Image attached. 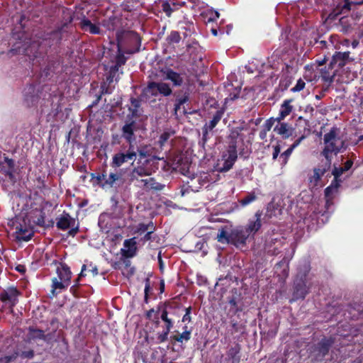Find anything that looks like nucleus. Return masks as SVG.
Returning a JSON list of instances; mask_svg holds the SVG:
<instances>
[{"instance_id": "5701e85b", "label": "nucleus", "mask_w": 363, "mask_h": 363, "mask_svg": "<svg viewBox=\"0 0 363 363\" xmlns=\"http://www.w3.org/2000/svg\"><path fill=\"white\" fill-rule=\"evenodd\" d=\"M150 174V171L143 166L135 167L130 174V180H139L140 177L149 176Z\"/></svg>"}, {"instance_id": "6e6d98bb", "label": "nucleus", "mask_w": 363, "mask_h": 363, "mask_svg": "<svg viewBox=\"0 0 363 363\" xmlns=\"http://www.w3.org/2000/svg\"><path fill=\"white\" fill-rule=\"evenodd\" d=\"M30 335L33 337L43 338L44 337V332L41 330L30 329Z\"/></svg>"}, {"instance_id": "0e129e2a", "label": "nucleus", "mask_w": 363, "mask_h": 363, "mask_svg": "<svg viewBox=\"0 0 363 363\" xmlns=\"http://www.w3.org/2000/svg\"><path fill=\"white\" fill-rule=\"evenodd\" d=\"M153 230L154 229H150V231H148L145 235L144 237H143L140 240L143 241V242H145L146 241H148L150 240H151L152 238V234L153 233Z\"/></svg>"}, {"instance_id": "c9c22d12", "label": "nucleus", "mask_w": 363, "mask_h": 363, "mask_svg": "<svg viewBox=\"0 0 363 363\" xmlns=\"http://www.w3.org/2000/svg\"><path fill=\"white\" fill-rule=\"evenodd\" d=\"M162 320L164 321V325H165L166 330L159 335L158 340L160 342H163L167 340L169 332L170 330V328L172 326L170 319H162Z\"/></svg>"}, {"instance_id": "e2e57ef3", "label": "nucleus", "mask_w": 363, "mask_h": 363, "mask_svg": "<svg viewBox=\"0 0 363 363\" xmlns=\"http://www.w3.org/2000/svg\"><path fill=\"white\" fill-rule=\"evenodd\" d=\"M281 148L279 145L273 146L272 159L276 160L280 153Z\"/></svg>"}, {"instance_id": "aec40b11", "label": "nucleus", "mask_w": 363, "mask_h": 363, "mask_svg": "<svg viewBox=\"0 0 363 363\" xmlns=\"http://www.w3.org/2000/svg\"><path fill=\"white\" fill-rule=\"evenodd\" d=\"M292 99L285 100L281 105L279 116L277 118L278 122L284 120L287 116H289L292 110L293 106L290 104L292 102Z\"/></svg>"}, {"instance_id": "4d7b16f0", "label": "nucleus", "mask_w": 363, "mask_h": 363, "mask_svg": "<svg viewBox=\"0 0 363 363\" xmlns=\"http://www.w3.org/2000/svg\"><path fill=\"white\" fill-rule=\"evenodd\" d=\"M304 112L306 114H308L310 118H311L314 116L315 109L311 105L308 104V105L306 106V107L304 108Z\"/></svg>"}, {"instance_id": "7c9ffc66", "label": "nucleus", "mask_w": 363, "mask_h": 363, "mask_svg": "<svg viewBox=\"0 0 363 363\" xmlns=\"http://www.w3.org/2000/svg\"><path fill=\"white\" fill-rule=\"evenodd\" d=\"M4 164L6 165L7 169H6V167L4 166V172L6 175L9 176V177L11 179L13 178V170H14V164L15 162L13 160L9 159L8 157L4 158Z\"/></svg>"}, {"instance_id": "09e8293b", "label": "nucleus", "mask_w": 363, "mask_h": 363, "mask_svg": "<svg viewBox=\"0 0 363 363\" xmlns=\"http://www.w3.org/2000/svg\"><path fill=\"white\" fill-rule=\"evenodd\" d=\"M180 40L181 37L177 31H172L167 37V40L170 43H178Z\"/></svg>"}, {"instance_id": "2eb2a0df", "label": "nucleus", "mask_w": 363, "mask_h": 363, "mask_svg": "<svg viewBox=\"0 0 363 363\" xmlns=\"http://www.w3.org/2000/svg\"><path fill=\"white\" fill-rule=\"evenodd\" d=\"M121 174L110 172L108 174L106 172L105 181L102 183V188H113L116 187L123 183Z\"/></svg>"}, {"instance_id": "338daca9", "label": "nucleus", "mask_w": 363, "mask_h": 363, "mask_svg": "<svg viewBox=\"0 0 363 363\" xmlns=\"http://www.w3.org/2000/svg\"><path fill=\"white\" fill-rule=\"evenodd\" d=\"M210 130H207L206 129L205 127L203 128V137H202V140L203 142V143H205L208 139V132Z\"/></svg>"}, {"instance_id": "9d476101", "label": "nucleus", "mask_w": 363, "mask_h": 363, "mask_svg": "<svg viewBox=\"0 0 363 363\" xmlns=\"http://www.w3.org/2000/svg\"><path fill=\"white\" fill-rule=\"evenodd\" d=\"M171 310H172V306L160 303L156 308L149 310L147 312V316L148 318L152 315L155 316V318H167V315L171 314Z\"/></svg>"}, {"instance_id": "69168bd1", "label": "nucleus", "mask_w": 363, "mask_h": 363, "mask_svg": "<svg viewBox=\"0 0 363 363\" xmlns=\"http://www.w3.org/2000/svg\"><path fill=\"white\" fill-rule=\"evenodd\" d=\"M14 358H15L14 355L5 356L4 357L0 358V362H3V363H9Z\"/></svg>"}, {"instance_id": "cd10ccee", "label": "nucleus", "mask_w": 363, "mask_h": 363, "mask_svg": "<svg viewBox=\"0 0 363 363\" xmlns=\"http://www.w3.org/2000/svg\"><path fill=\"white\" fill-rule=\"evenodd\" d=\"M179 6H182V4H176L174 1L172 3L164 1L162 4V10L165 13L167 16L170 17L172 13L178 9Z\"/></svg>"}, {"instance_id": "f257e3e1", "label": "nucleus", "mask_w": 363, "mask_h": 363, "mask_svg": "<svg viewBox=\"0 0 363 363\" xmlns=\"http://www.w3.org/2000/svg\"><path fill=\"white\" fill-rule=\"evenodd\" d=\"M310 270V265L307 262H304L298 267V273L294 281L293 296L290 302L303 299L309 293L310 288L312 286L311 278L309 274Z\"/></svg>"}, {"instance_id": "37998d69", "label": "nucleus", "mask_w": 363, "mask_h": 363, "mask_svg": "<svg viewBox=\"0 0 363 363\" xmlns=\"http://www.w3.org/2000/svg\"><path fill=\"white\" fill-rule=\"evenodd\" d=\"M324 174L320 170V169H318L317 167L314 168L313 175L310 178V182H313L316 185L320 181L321 177Z\"/></svg>"}, {"instance_id": "a211bd4d", "label": "nucleus", "mask_w": 363, "mask_h": 363, "mask_svg": "<svg viewBox=\"0 0 363 363\" xmlns=\"http://www.w3.org/2000/svg\"><path fill=\"white\" fill-rule=\"evenodd\" d=\"M15 235L17 240L27 242L31 239L33 233L31 230L20 225L19 226H16Z\"/></svg>"}, {"instance_id": "bb28decb", "label": "nucleus", "mask_w": 363, "mask_h": 363, "mask_svg": "<svg viewBox=\"0 0 363 363\" xmlns=\"http://www.w3.org/2000/svg\"><path fill=\"white\" fill-rule=\"evenodd\" d=\"M243 130L242 127H235L233 128L230 130V134L228 135L229 146L231 145H235V148L238 147V140L241 136V131Z\"/></svg>"}, {"instance_id": "473e14b6", "label": "nucleus", "mask_w": 363, "mask_h": 363, "mask_svg": "<svg viewBox=\"0 0 363 363\" xmlns=\"http://www.w3.org/2000/svg\"><path fill=\"white\" fill-rule=\"evenodd\" d=\"M223 155H226L225 157L226 160H228L230 163L234 164L238 158L237 148H235V145L228 146L227 153L224 154Z\"/></svg>"}, {"instance_id": "dca6fc26", "label": "nucleus", "mask_w": 363, "mask_h": 363, "mask_svg": "<svg viewBox=\"0 0 363 363\" xmlns=\"http://www.w3.org/2000/svg\"><path fill=\"white\" fill-rule=\"evenodd\" d=\"M350 60V52H336L333 56L330 65L331 67L337 65L338 68H341L344 67Z\"/></svg>"}, {"instance_id": "49530a36", "label": "nucleus", "mask_w": 363, "mask_h": 363, "mask_svg": "<svg viewBox=\"0 0 363 363\" xmlns=\"http://www.w3.org/2000/svg\"><path fill=\"white\" fill-rule=\"evenodd\" d=\"M174 134V132L172 130L164 131L161 134L159 138V143L161 146L164 145V144L169 139L171 136Z\"/></svg>"}, {"instance_id": "79ce46f5", "label": "nucleus", "mask_w": 363, "mask_h": 363, "mask_svg": "<svg viewBox=\"0 0 363 363\" xmlns=\"http://www.w3.org/2000/svg\"><path fill=\"white\" fill-rule=\"evenodd\" d=\"M257 199V196L254 192L250 193L247 195H246L244 198H242L240 203L242 206H247L252 203V201H255Z\"/></svg>"}, {"instance_id": "2f4dec72", "label": "nucleus", "mask_w": 363, "mask_h": 363, "mask_svg": "<svg viewBox=\"0 0 363 363\" xmlns=\"http://www.w3.org/2000/svg\"><path fill=\"white\" fill-rule=\"evenodd\" d=\"M340 183L336 180H333L330 185L325 189V196L326 198H332L333 195L337 191L338 188L340 186Z\"/></svg>"}, {"instance_id": "4c0bfd02", "label": "nucleus", "mask_w": 363, "mask_h": 363, "mask_svg": "<svg viewBox=\"0 0 363 363\" xmlns=\"http://www.w3.org/2000/svg\"><path fill=\"white\" fill-rule=\"evenodd\" d=\"M125 62L126 57L123 53L119 52L116 57L115 65L111 66L113 71H118L119 67L125 65Z\"/></svg>"}, {"instance_id": "ea45409f", "label": "nucleus", "mask_w": 363, "mask_h": 363, "mask_svg": "<svg viewBox=\"0 0 363 363\" xmlns=\"http://www.w3.org/2000/svg\"><path fill=\"white\" fill-rule=\"evenodd\" d=\"M191 307L185 308V307L180 306V307L177 308L174 310L175 311L174 312V315H176L178 316L182 315L183 316L182 318H190L189 315L191 313Z\"/></svg>"}, {"instance_id": "e433bc0d", "label": "nucleus", "mask_w": 363, "mask_h": 363, "mask_svg": "<svg viewBox=\"0 0 363 363\" xmlns=\"http://www.w3.org/2000/svg\"><path fill=\"white\" fill-rule=\"evenodd\" d=\"M332 162V156H328V157H325L324 160H322L320 163L317 167L318 169L325 174L327 172L331 167Z\"/></svg>"}, {"instance_id": "8fccbe9b", "label": "nucleus", "mask_w": 363, "mask_h": 363, "mask_svg": "<svg viewBox=\"0 0 363 363\" xmlns=\"http://www.w3.org/2000/svg\"><path fill=\"white\" fill-rule=\"evenodd\" d=\"M106 171H103L101 174H91V179H94L96 182L101 186L102 183L105 181Z\"/></svg>"}, {"instance_id": "774afa93", "label": "nucleus", "mask_w": 363, "mask_h": 363, "mask_svg": "<svg viewBox=\"0 0 363 363\" xmlns=\"http://www.w3.org/2000/svg\"><path fill=\"white\" fill-rule=\"evenodd\" d=\"M352 164H353V162L352 160H347L345 163L344 167H343L344 170L346 172L352 167Z\"/></svg>"}, {"instance_id": "5fc2aeb1", "label": "nucleus", "mask_w": 363, "mask_h": 363, "mask_svg": "<svg viewBox=\"0 0 363 363\" xmlns=\"http://www.w3.org/2000/svg\"><path fill=\"white\" fill-rule=\"evenodd\" d=\"M118 71H113V67H111L108 74L106 77V82L110 84L113 82L114 78L116 77V73Z\"/></svg>"}, {"instance_id": "de8ad7c7", "label": "nucleus", "mask_w": 363, "mask_h": 363, "mask_svg": "<svg viewBox=\"0 0 363 363\" xmlns=\"http://www.w3.org/2000/svg\"><path fill=\"white\" fill-rule=\"evenodd\" d=\"M226 155H223V164L220 167H218V171L220 172H225L229 171L233 166L232 163H230L228 160H226L225 157Z\"/></svg>"}, {"instance_id": "052dcab7", "label": "nucleus", "mask_w": 363, "mask_h": 363, "mask_svg": "<svg viewBox=\"0 0 363 363\" xmlns=\"http://www.w3.org/2000/svg\"><path fill=\"white\" fill-rule=\"evenodd\" d=\"M345 3L341 9V13H345L350 11V6L352 3L348 2L347 0H345Z\"/></svg>"}, {"instance_id": "58836bf2", "label": "nucleus", "mask_w": 363, "mask_h": 363, "mask_svg": "<svg viewBox=\"0 0 363 363\" xmlns=\"http://www.w3.org/2000/svg\"><path fill=\"white\" fill-rule=\"evenodd\" d=\"M54 62H49L46 67L40 73V77L47 78L50 76L51 73L54 72L55 65Z\"/></svg>"}, {"instance_id": "c756f323", "label": "nucleus", "mask_w": 363, "mask_h": 363, "mask_svg": "<svg viewBox=\"0 0 363 363\" xmlns=\"http://www.w3.org/2000/svg\"><path fill=\"white\" fill-rule=\"evenodd\" d=\"M119 21L118 18L115 16H111L108 18L105 19L102 22L103 26H104L108 30H113L117 27V24Z\"/></svg>"}, {"instance_id": "6e6552de", "label": "nucleus", "mask_w": 363, "mask_h": 363, "mask_svg": "<svg viewBox=\"0 0 363 363\" xmlns=\"http://www.w3.org/2000/svg\"><path fill=\"white\" fill-rule=\"evenodd\" d=\"M249 237V233H247V232L242 227L233 229L230 233L231 244L236 247L245 245L246 244V240Z\"/></svg>"}, {"instance_id": "b1692460", "label": "nucleus", "mask_w": 363, "mask_h": 363, "mask_svg": "<svg viewBox=\"0 0 363 363\" xmlns=\"http://www.w3.org/2000/svg\"><path fill=\"white\" fill-rule=\"evenodd\" d=\"M35 88L33 85H30L25 89L24 97L28 106H33L37 101L38 96L34 94Z\"/></svg>"}, {"instance_id": "f3484780", "label": "nucleus", "mask_w": 363, "mask_h": 363, "mask_svg": "<svg viewBox=\"0 0 363 363\" xmlns=\"http://www.w3.org/2000/svg\"><path fill=\"white\" fill-rule=\"evenodd\" d=\"M79 26L82 30L89 32L91 34L99 35L101 33L100 27L96 24L92 23L91 21L84 16L81 19Z\"/></svg>"}, {"instance_id": "f704fd0d", "label": "nucleus", "mask_w": 363, "mask_h": 363, "mask_svg": "<svg viewBox=\"0 0 363 363\" xmlns=\"http://www.w3.org/2000/svg\"><path fill=\"white\" fill-rule=\"evenodd\" d=\"M222 118V113L220 111H217L213 116V118L209 121L208 123H206L203 127L206 128V129L212 130L216 125L218 123V122L220 121Z\"/></svg>"}, {"instance_id": "a18cd8bd", "label": "nucleus", "mask_w": 363, "mask_h": 363, "mask_svg": "<svg viewBox=\"0 0 363 363\" xmlns=\"http://www.w3.org/2000/svg\"><path fill=\"white\" fill-rule=\"evenodd\" d=\"M342 167H334L332 174L334 176V179L338 182L339 183H342V180L340 179V177L345 172Z\"/></svg>"}, {"instance_id": "72a5a7b5", "label": "nucleus", "mask_w": 363, "mask_h": 363, "mask_svg": "<svg viewBox=\"0 0 363 363\" xmlns=\"http://www.w3.org/2000/svg\"><path fill=\"white\" fill-rule=\"evenodd\" d=\"M217 240L219 242L223 244H231L230 233H228L224 228L219 230L217 235Z\"/></svg>"}, {"instance_id": "680f3d73", "label": "nucleus", "mask_w": 363, "mask_h": 363, "mask_svg": "<svg viewBox=\"0 0 363 363\" xmlns=\"http://www.w3.org/2000/svg\"><path fill=\"white\" fill-rule=\"evenodd\" d=\"M129 35H130V38L136 42L139 45V47H140V43H141L140 36L136 33H134V32L130 33Z\"/></svg>"}, {"instance_id": "13d9d810", "label": "nucleus", "mask_w": 363, "mask_h": 363, "mask_svg": "<svg viewBox=\"0 0 363 363\" xmlns=\"http://www.w3.org/2000/svg\"><path fill=\"white\" fill-rule=\"evenodd\" d=\"M112 92V89L109 87V84L107 85L106 82L103 83L101 86V94H111Z\"/></svg>"}, {"instance_id": "4468645a", "label": "nucleus", "mask_w": 363, "mask_h": 363, "mask_svg": "<svg viewBox=\"0 0 363 363\" xmlns=\"http://www.w3.org/2000/svg\"><path fill=\"white\" fill-rule=\"evenodd\" d=\"M136 123L132 121L129 123H126L122 128V137L129 143V145L135 140L134 131L135 130Z\"/></svg>"}, {"instance_id": "c03bdc74", "label": "nucleus", "mask_w": 363, "mask_h": 363, "mask_svg": "<svg viewBox=\"0 0 363 363\" xmlns=\"http://www.w3.org/2000/svg\"><path fill=\"white\" fill-rule=\"evenodd\" d=\"M150 185L147 189L161 191L164 188V184L157 182L154 178H150Z\"/></svg>"}, {"instance_id": "20e7f679", "label": "nucleus", "mask_w": 363, "mask_h": 363, "mask_svg": "<svg viewBox=\"0 0 363 363\" xmlns=\"http://www.w3.org/2000/svg\"><path fill=\"white\" fill-rule=\"evenodd\" d=\"M57 277L52 279V294L55 295L57 289L63 290L67 289L69 284L72 277V272L67 264H61L56 269Z\"/></svg>"}, {"instance_id": "a878e982", "label": "nucleus", "mask_w": 363, "mask_h": 363, "mask_svg": "<svg viewBox=\"0 0 363 363\" xmlns=\"http://www.w3.org/2000/svg\"><path fill=\"white\" fill-rule=\"evenodd\" d=\"M131 107L128 108L131 113L132 118H138L141 115L140 108L141 106V99L136 98H130Z\"/></svg>"}, {"instance_id": "a19ab883", "label": "nucleus", "mask_w": 363, "mask_h": 363, "mask_svg": "<svg viewBox=\"0 0 363 363\" xmlns=\"http://www.w3.org/2000/svg\"><path fill=\"white\" fill-rule=\"evenodd\" d=\"M149 229H154L153 223L152 222H150L148 224L145 223H139L135 228V233H144Z\"/></svg>"}, {"instance_id": "0eeeda50", "label": "nucleus", "mask_w": 363, "mask_h": 363, "mask_svg": "<svg viewBox=\"0 0 363 363\" xmlns=\"http://www.w3.org/2000/svg\"><path fill=\"white\" fill-rule=\"evenodd\" d=\"M136 158V151L134 145L130 144L125 153L118 152L113 155L112 160V165L113 167H119L125 162L129 160L134 161Z\"/></svg>"}, {"instance_id": "4be33fe9", "label": "nucleus", "mask_w": 363, "mask_h": 363, "mask_svg": "<svg viewBox=\"0 0 363 363\" xmlns=\"http://www.w3.org/2000/svg\"><path fill=\"white\" fill-rule=\"evenodd\" d=\"M165 78L170 80L174 86H180L184 80L180 74L169 69L165 72Z\"/></svg>"}, {"instance_id": "f8f14e48", "label": "nucleus", "mask_w": 363, "mask_h": 363, "mask_svg": "<svg viewBox=\"0 0 363 363\" xmlns=\"http://www.w3.org/2000/svg\"><path fill=\"white\" fill-rule=\"evenodd\" d=\"M176 99L174 106V115L177 116V113L182 108V106L190 100V91L189 89L180 91L175 93Z\"/></svg>"}, {"instance_id": "ddd939ff", "label": "nucleus", "mask_w": 363, "mask_h": 363, "mask_svg": "<svg viewBox=\"0 0 363 363\" xmlns=\"http://www.w3.org/2000/svg\"><path fill=\"white\" fill-rule=\"evenodd\" d=\"M137 252V246L135 238L125 240L123 242V248L121 249V254L126 258H131L135 256Z\"/></svg>"}, {"instance_id": "864d4df0", "label": "nucleus", "mask_w": 363, "mask_h": 363, "mask_svg": "<svg viewBox=\"0 0 363 363\" xmlns=\"http://www.w3.org/2000/svg\"><path fill=\"white\" fill-rule=\"evenodd\" d=\"M275 121H277V118H270L267 119L263 125V128L267 131H269L274 125Z\"/></svg>"}, {"instance_id": "412c9836", "label": "nucleus", "mask_w": 363, "mask_h": 363, "mask_svg": "<svg viewBox=\"0 0 363 363\" xmlns=\"http://www.w3.org/2000/svg\"><path fill=\"white\" fill-rule=\"evenodd\" d=\"M274 131L281 135L283 138H288L292 135L293 128L286 123H280L275 126Z\"/></svg>"}, {"instance_id": "6ab92c4d", "label": "nucleus", "mask_w": 363, "mask_h": 363, "mask_svg": "<svg viewBox=\"0 0 363 363\" xmlns=\"http://www.w3.org/2000/svg\"><path fill=\"white\" fill-rule=\"evenodd\" d=\"M228 306L230 307V311L232 312L231 315H235L237 312L241 311L243 307V303L240 295L236 294V293L233 294L229 299Z\"/></svg>"}, {"instance_id": "603ef678", "label": "nucleus", "mask_w": 363, "mask_h": 363, "mask_svg": "<svg viewBox=\"0 0 363 363\" xmlns=\"http://www.w3.org/2000/svg\"><path fill=\"white\" fill-rule=\"evenodd\" d=\"M305 85H306L305 82L303 79H299L297 81L296 85L291 89V91L292 92L300 91L304 89Z\"/></svg>"}, {"instance_id": "1a4fd4ad", "label": "nucleus", "mask_w": 363, "mask_h": 363, "mask_svg": "<svg viewBox=\"0 0 363 363\" xmlns=\"http://www.w3.org/2000/svg\"><path fill=\"white\" fill-rule=\"evenodd\" d=\"M19 291L15 287H9L0 292V300L6 304L14 305L17 301Z\"/></svg>"}, {"instance_id": "39448f33", "label": "nucleus", "mask_w": 363, "mask_h": 363, "mask_svg": "<svg viewBox=\"0 0 363 363\" xmlns=\"http://www.w3.org/2000/svg\"><path fill=\"white\" fill-rule=\"evenodd\" d=\"M56 226L58 229L62 230L69 229L68 234L72 237L79 231V226L76 225L75 219L65 212L56 218Z\"/></svg>"}, {"instance_id": "7ed1b4c3", "label": "nucleus", "mask_w": 363, "mask_h": 363, "mask_svg": "<svg viewBox=\"0 0 363 363\" xmlns=\"http://www.w3.org/2000/svg\"><path fill=\"white\" fill-rule=\"evenodd\" d=\"M173 93L169 84L164 82H150L143 89L141 96L148 100L151 97H156L161 95L164 97H168Z\"/></svg>"}, {"instance_id": "3c124183", "label": "nucleus", "mask_w": 363, "mask_h": 363, "mask_svg": "<svg viewBox=\"0 0 363 363\" xmlns=\"http://www.w3.org/2000/svg\"><path fill=\"white\" fill-rule=\"evenodd\" d=\"M191 333L190 331H184L182 333L174 337V340L177 342H182L183 341H187L190 339Z\"/></svg>"}, {"instance_id": "423d86ee", "label": "nucleus", "mask_w": 363, "mask_h": 363, "mask_svg": "<svg viewBox=\"0 0 363 363\" xmlns=\"http://www.w3.org/2000/svg\"><path fill=\"white\" fill-rule=\"evenodd\" d=\"M28 41H18L13 45L12 48L9 50V52L12 55H25L31 59L32 56L36 57L35 53L33 54V50H35L39 48V44L37 42H33L28 45Z\"/></svg>"}, {"instance_id": "c85d7f7f", "label": "nucleus", "mask_w": 363, "mask_h": 363, "mask_svg": "<svg viewBox=\"0 0 363 363\" xmlns=\"http://www.w3.org/2000/svg\"><path fill=\"white\" fill-rule=\"evenodd\" d=\"M333 343V340L332 338H323L321 340V341L319 342V351L322 354L323 356H325L330 346Z\"/></svg>"}, {"instance_id": "bf43d9fd", "label": "nucleus", "mask_w": 363, "mask_h": 363, "mask_svg": "<svg viewBox=\"0 0 363 363\" xmlns=\"http://www.w3.org/2000/svg\"><path fill=\"white\" fill-rule=\"evenodd\" d=\"M150 279L149 278H146L145 279V301H147V300L148 292L150 290Z\"/></svg>"}, {"instance_id": "f03ea898", "label": "nucleus", "mask_w": 363, "mask_h": 363, "mask_svg": "<svg viewBox=\"0 0 363 363\" xmlns=\"http://www.w3.org/2000/svg\"><path fill=\"white\" fill-rule=\"evenodd\" d=\"M323 141L325 147L321 154L325 157L332 156V154L337 155L345 149V141L338 135L336 128H332L324 135Z\"/></svg>"}, {"instance_id": "393cba45", "label": "nucleus", "mask_w": 363, "mask_h": 363, "mask_svg": "<svg viewBox=\"0 0 363 363\" xmlns=\"http://www.w3.org/2000/svg\"><path fill=\"white\" fill-rule=\"evenodd\" d=\"M305 138L304 135H302L297 140L294 141V143L291 145L290 147H289L286 151H284L281 155L280 159H281V163L283 164H286L288 161V158L291 155V152H293L294 149L296 148L301 142Z\"/></svg>"}, {"instance_id": "9b49d317", "label": "nucleus", "mask_w": 363, "mask_h": 363, "mask_svg": "<svg viewBox=\"0 0 363 363\" xmlns=\"http://www.w3.org/2000/svg\"><path fill=\"white\" fill-rule=\"evenodd\" d=\"M262 212L257 211L254 217L249 220L247 226L244 228L247 233L250 235L251 234H255L262 226L261 217Z\"/></svg>"}]
</instances>
